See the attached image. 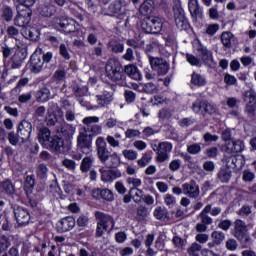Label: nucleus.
I'll list each match as a JSON object with an SVG mask.
<instances>
[{"label":"nucleus","mask_w":256,"mask_h":256,"mask_svg":"<svg viewBox=\"0 0 256 256\" xmlns=\"http://www.w3.org/2000/svg\"><path fill=\"white\" fill-rule=\"evenodd\" d=\"M106 15H108V17H116V19H123L125 17V7H123V2L119 0L110 3L106 10Z\"/></svg>","instance_id":"nucleus-13"},{"label":"nucleus","mask_w":256,"mask_h":256,"mask_svg":"<svg viewBox=\"0 0 256 256\" xmlns=\"http://www.w3.org/2000/svg\"><path fill=\"white\" fill-rule=\"evenodd\" d=\"M186 60L193 67H201V59L193 54H186Z\"/></svg>","instance_id":"nucleus-48"},{"label":"nucleus","mask_w":256,"mask_h":256,"mask_svg":"<svg viewBox=\"0 0 256 256\" xmlns=\"http://www.w3.org/2000/svg\"><path fill=\"white\" fill-rule=\"evenodd\" d=\"M39 13L42 17H52L53 13H55V8L53 6H42Z\"/></svg>","instance_id":"nucleus-51"},{"label":"nucleus","mask_w":256,"mask_h":256,"mask_svg":"<svg viewBox=\"0 0 256 256\" xmlns=\"http://www.w3.org/2000/svg\"><path fill=\"white\" fill-rule=\"evenodd\" d=\"M24 188L27 191H33L35 189V175H28L24 181Z\"/></svg>","instance_id":"nucleus-43"},{"label":"nucleus","mask_w":256,"mask_h":256,"mask_svg":"<svg viewBox=\"0 0 256 256\" xmlns=\"http://www.w3.org/2000/svg\"><path fill=\"white\" fill-rule=\"evenodd\" d=\"M231 177H233V171H231L229 164L222 166L217 173V179L220 183H229L231 181Z\"/></svg>","instance_id":"nucleus-23"},{"label":"nucleus","mask_w":256,"mask_h":256,"mask_svg":"<svg viewBox=\"0 0 256 256\" xmlns=\"http://www.w3.org/2000/svg\"><path fill=\"white\" fill-rule=\"evenodd\" d=\"M142 91L148 95H155V93L159 91V88L157 87V84L150 82L143 85Z\"/></svg>","instance_id":"nucleus-39"},{"label":"nucleus","mask_w":256,"mask_h":256,"mask_svg":"<svg viewBox=\"0 0 256 256\" xmlns=\"http://www.w3.org/2000/svg\"><path fill=\"white\" fill-rule=\"evenodd\" d=\"M2 19L8 23L9 21H13V10L10 7H5L2 10Z\"/></svg>","instance_id":"nucleus-54"},{"label":"nucleus","mask_w":256,"mask_h":256,"mask_svg":"<svg viewBox=\"0 0 256 256\" xmlns=\"http://www.w3.org/2000/svg\"><path fill=\"white\" fill-rule=\"evenodd\" d=\"M76 225L81 229H85L89 225V216L81 214L76 220Z\"/></svg>","instance_id":"nucleus-47"},{"label":"nucleus","mask_w":256,"mask_h":256,"mask_svg":"<svg viewBox=\"0 0 256 256\" xmlns=\"http://www.w3.org/2000/svg\"><path fill=\"white\" fill-rule=\"evenodd\" d=\"M123 156L125 157V159H128V161H135V159H137V151L134 150H123L122 151Z\"/></svg>","instance_id":"nucleus-58"},{"label":"nucleus","mask_w":256,"mask_h":256,"mask_svg":"<svg viewBox=\"0 0 256 256\" xmlns=\"http://www.w3.org/2000/svg\"><path fill=\"white\" fill-rule=\"evenodd\" d=\"M226 165H228V167H231V165H233L237 169H241V167H243L244 163H243V160L238 159L237 156H231V157L227 158Z\"/></svg>","instance_id":"nucleus-40"},{"label":"nucleus","mask_w":256,"mask_h":256,"mask_svg":"<svg viewBox=\"0 0 256 256\" xmlns=\"http://www.w3.org/2000/svg\"><path fill=\"white\" fill-rule=\"evenodd\" d=\"M47 173H49V168H47V165L45 164H39L36 168V175L38 179H41L42 181L47 179Z\"/></svg>","instance_id":"nucleus-38"},{"label":"nucleus","mask_w":256,"mask_h":256,"mask_svg":"<svg viewBox=\"0 0 256 256\" xmlns=\"http://www.w3.org/2000/svg\"><path fill=\"white\" fill-rule=\"evenodd\" d=\"M106 77L112 81V83H119L125 79V73H123V65L117 59H109L105 65Z\"/></svg>","instance_id":"nucleus-2"},{"label":"nucleus","mask_w":256,"mask_h":256,"mask_svg":"<svg viewBox=\"0 0 256 256\" xmlns=\"http://www.w3.org/2000/svg\"><path fill=\"white\" fill-rule=\"evenodd\" d=\"M82 123L86 125L82 130L86 131V134L91 135V137L95 135H101L102 128L100 125L94 124L91 125L92 123H99V117L96 116H90L86 117L82 120Z\"/></svg>","instance_id":"nucleus-9"},{"label":"nucleus","mask_w":256,"mask_h":256,"mask_svg":"<svg viewBox=\"0 0 256 256\" xmlns=\"http://www.w3.org/2000/svg\"><path fill=\"white\" fill-rule=\"evenodd\" d=\"M127 183L128 185H133L134 188H131L129 193L131 194V192L135 191V189H137V187H141V179L139 178H133V177H129L127 178Z\"/></svg>","instance_id":"nucleus-55"},{"label":"nucleus","mask_w":256,"mask_h":256,"mask_svg":"<svg viewBox=\"0 0 256 256\" xmlns=\"http://www.w3.org/2000/svg\"><path fill=\"white\" fill-rule=\"evenodd\" d=\"M233 236L236 237L242 244V249H249L251 247V236L247 234V225L241 219L234 222Z\"/></svg>","instance_id":"nucleus-3"},{"label":"nucleus","mask_w":256,"mask_h":256,"mask_svg":"<svg viewBox=\"0 0 256 256\" xmlns=\"http://www.w3.org/2000/svg\"><path fill=\"white\" fill-rule=\"evenodd\" d=\"M59 53L63 59H66V61H69L71 59V54H69V50L67 49V45L60 44L59 46Z\"/></svg>","instance_id":"nucleus-59"},{"label":"nucleus","mask_w":256,"mask_h":256,"mask_svg":"<svg viewBox=\"0 0 256 256\" xmlns=\"http://www.w3.org/2000/svg\"><path fill=\"white\" fill-rule=\"evenodd\" d=\"M202 246L201 244H198L197 242L192 243V245L188 248V253L191 256H199V253H201Z\"/></svg>","instance_id":"nucleus-49"},{"label":"nucleus","mask_w":256,"mask_h":256,"mask_svg":"<svg viewBox=\"0 0 256 256\" xmlns=\"http://www.w3.org/2000/svg\"><path fill=\"white\" fill-rule=\"evenodd\" d=\"M191 84L195 85V87H205V85H207V80L203 77V75L194 72L191 75Z\"/></svg>","instance_id":"nucleus-33"},{"label":"nucleus","mask_w":256,"mask_h":256,"mask_svg":"<svg viewBox=\"0 0 256 256\" xmlns=\"http://www.w3.org/2000/svg\"><path fill=\"white\" fill-rule=\"evenodd\" d=\"M141 29L144 33L157 35L163 30V18L157 16H148L141 22Z\"/></svg>","instance_id":"nucleus-5"},{"label":"nucleus","mask_w":256,"mask_h":256,"mask_svg":"<svg viewBox=\"0 0 256 256\" xmlns=\"http://www.w3.org/2000/svg\"><path fill=\"white\" fill-rule=\"evenodd\" d=\"M94 217L97 219V223L102 225V227H106L107 229L113 230L115 227V220L113 216L109 214H105L103 212L96 211Z\"/></svg>","instance_id":"nucleus-18"},{"label":"nucleus","mask_w":256,"mask_h":256,"mask_svg":"<svg viewBox=\"0 0 256 256\" xmlns=\"http://www.w3.org/2000/svg\"><path fill=\"white\" fill-rule=\"evenodd\" d=\"M182 190L184 195H187V197H190V199H197L201 194L199 185H197L195 180L182 184Z\"/></svg>","instance_id":"nucleus-16"},{"label":"nucleus","mask_w":256,"mask_h":256,"mask_svg":"<svg viewBox=\"0 0 256 256\" xmlns=\"http://www.w3.org/2000/svg\"><path fill=\"white\" fill-rule=\"evenodd\" d=\"M96 151L99 161L102 163V165H105L107 169H117V167L121 165V160L117 153H111L109 148H107L105 138L98 137L96 139Z\"/></svg>","instance_id":"nucleus-1"},{"label":"nucleus","mask_w":256,"mask_h":256,"mask_svg":"<svg viewBox=\"0 0 256 256\" xmlns=\"http://www.w3.org/2000/svg\"><path fill=\"white\" fill-rule=\"evenodd\" d=\"M23 61H25V56L23 53H15V55L12 57L11 69H19V67L23 65Z\"/></svg>","instance_id":"nucleus-35"},{"label":"nucleus","mask_w":256,"mask_h":256,"mask_svg":"<svg viewBox=\"0 0 256 256\" xmlns=\"http://www.w3.org/2000/svg\"><path fill=\"white\" fill-rule=\"evenodd\" d=\"M95 193L97 195H100L101 199H104V201H114L115 196L113 195V192L109 189H96Z\"/></svg>","instance_id":"nucleus-36"},{"label":"nucleus","mask_w":256,"mask_h":256,"mask_svg":"<svg viewBox=\"0 0 256 256\" xmlns=\"http://www.w3.org/2000/svg\"><path fill=\"white\" fill-rule=\"evenodd\" d=\"M244 101H247V103H250L253 105V103L256 102V92L253 89L247 90L244 93Z\"/></svg>","instance_id":"nucleus-46"},{"label":"nucleus","mask_w":256,"mask_h":256,"mask_svg":"<svg viewBox=\"0 0 256 256\" xmlns=\"http://www.w3.org/2000/svg\"><path fill=\"white\" fill-rule=\"evenodd\" d=\"M188 9L193 19H203V9L199 6V0H189Z\"/></svg>","instance_id":"nucleus-22"},{"label":"nucleus","mask_w":256,"mask_h":256,"mask_svg":"<svg viewBox=\"0 0 256 256\" xmlns=\"http://www.w3.org/2000/svg\"><path fill=\"white\" fill-rule=\"evenodd\" d=\"M154 217L155 219H158L159 221H161L164 217H167V209L161 206H158L154 210Z\"/></svg>","instance_id":"nucleus-52"},{"label":"nucleus","mask_w":256,"mask_h":256,"mask_svg":"<svg viewBox=\"0 0 256 256\" xmlns=\"http://www.w3.org/2000/svg\"><path fill=\"white\" fill-rule=\"evenodd\" d=\"M149 63L158 75H167L169 73V64L163 58L149 57Z\"/></svg>","instance_id":"nucleus-14"},{"label":"nucleus","mask_w":256,"mask_h":256,"mask_svg":"<svg viewBox=\"0 0 256 256\" xmlns=\"http://www.w3.org/2000/svg\"><path fill=\"white\" fill-rule=\"evenodd\" d=\"M8 141L10 145H14V146L18 145L19 141H21V138L19 137L18 132L17 133H14L13 131L9 132Z\"/></svg>","instance_id":"nucleus-57"},{"label":"nucleus","mask_w":256,"mask_h":256,"mask_svg":"<svg viewBox=\"0 0 256 256\" xmlns=\"http://www.w3.org/2000/svg\"><path fill=\"white\" fill-rule=\"evenodd\" d=\"M244 112L246 113L248 119L256 121V101L253 104L247 103L245 105Z\"/></svg>","instance_id":"nucleus-37"},{"label":"nucleus","mask_w":256,"mask_h":256,"mask_svg":"<svg viewBox=\"0 0 256 256\" xmlns=\"http://www.w3.org/2000/svg\"><path fill=\"white\" fill-rule=\"evenodd\" d=\"M44 149H49L55 155H65L71 151V143L68 140H63L59 136H52Z\"/></svg>","instance_id":"nucleus-4"},{"label":"nucleus","mask_w":256,"mask_h":256,"mask_svg":"<svg viewBox=\"0 0 256 256\" xmlns=\"http://www.w3.org/2000/svg\"><path fill=\"white\" fill-rule=\"evenodd\" d=\"M43 65L45 62L37 54H33L30 58V66L32 73H41L43 71Z\"/></svg>","instance_id":"nucleus-28"},{"label":"nucleus","mask_w":256,"mask_h":256,"mask_svg":"<svg viewBox=\"0 0 256 256\" xmlns=\"http://www.w3.org/2000/svg\"><path fill=\"white\" fill-rule=\"evenodd\" d=\"M77 145L84 155H89L93 151V137L87 131L81 130L77 137Z\"/></svg>","instance_id":"nucleus-7"},{"label":"nucleus","mask_w":256,"mask_h":256,"mask_svg":"<svg viewBox=\"0 0 256 256\" xmlns=\"http://www.w3.org/2000/svg\"><path fill=\"white\" fill-rule=\"evenodd\" d=\"M29 83V78H22L17 83L16 87L12 89L11 93H20L22 87H25Z\"/></svg>","instance_id":"nucleus-60"},{"label":"nucleus","mask_w":256,"mask_h":256,"mask_svg":"<svg viewBox=\"0 0 256 256\" xmlns=\"http://www.w3.org/2000/svg\"><path fill=\"white\" fill-rule=\"evenodd\" d=\"M242 179L246 183H251L255 180V173L251 172V170H244L242 174Z\"/></svg>","instance_id":"nucleus-61"},{"label":"nucleus","mask_w":256,"mask_h":256,"mask_svg":"<svg viewBox=\"0 0 256 256\" xmlns=\"http://www.w3.org/2000/svg\"><path fill=\"white\" fill-rule=\"evenodd\" d=\"M187 152L190 155H199L201 153V145L199 143H193L187 146Z\"/></svg>","instance_id":"nucleus-53"},{"label":"nucleus","mask_w":256,"mask_h":256,"mask_svg":"<svg viewBox=\"0 0 256 256\" xmlns=\"http://www.w3.org/2000/svg\"><path fill=\"white\" fill-rule=\"evenodd\" d=\"M13 213L15 221L19 227L29 225V221H31V214L29 213V210L22 206H14Z\"/></svg>","instance_id":"nucleus-10"},{"label":"nucleus","mask_w":256,"mask_h":256,"mask_svg":"<svg viewBox=\"0 0 256 256\" xmlns=\"http://www.w3.org/2000/svg\"><path fill=\"white\" fill-rule=\"evenodd\" d=\"M50 97L51 91L49 88H42L36 93V101H38V103H46Z\"/></svg>","instance_id":"nucleus-34"},{"label":"nucleus","mask_w":256,"mask_h":256,"mask_svg":"<svg viewBox=\"0 0 256 256\" xmlns=\"http://www.w3.org/2000/svg\"><path fill=\"white\" fill-rule=\"evenodd\" d=\"M75 225V218H73V216H67L58 221L56 228L58 233H67L68 231H71Z\"/></svg>","instance_id":"nucleus-19"},{"label":"nucleus","mask_w":256,"mask_h":256,"mask_svg":"<svg viewBox=\"0 0 256 256\" xmlns=\"http://www.w3.org/2000/svg\"><path fill=\"white\" fill-rule=\"evenodd\" d=\"M71 89L80 105H84L83 97L87 96V93H89V88L87 86L72 84Z\"/></svg>","instance_id":"nucleus-24"},{"label":"nucleus","mask_w":256,"mask_h":256,"mask_svg":"<svg viewBox=\"0 0 256 256\" xmlns=\"http://www.w3.org/2000/svg\"><path fill=\"white\" fill-rule=\"evenodd\" d=\"M226 151L231 155L243 153L245 151V142L241 139H233L226 145Z\"/></svg>","instance_id":"nucleus-20"},{"label":"nucleus","mask_w":256,"mask_h":256,"mask_svg":"<svg viewBox=\"0 0 256 256\" xmlns=\"http://www.w3.org/2000/svg\"><path fill=\"white\" fill-rule=\"evenodd\" d=\"M231 39H233V34L231 32H223L221 35V42L226 49H231Z\"/></svg>","instance_id":"nucleus-41"},{"label":"nucleus","mask_w":256,"mask_h":256,"mask_svg":"<svg viewBox=\"0 0 256 256\" xmlns=\"http://www.w3.org/2000/svg\"><path fill=\"white\" fill-rule=\"evenodd\" d=\"M211 239L216 243V245H221V243L225 241V233L221 231H214L211 234Z\"/></svg>","instance_id":"nucleus-44"},{"label":"nucleus","mask_w":256,"mask_h":256,"mask_svg":"<svg viewBox=\"0 0 256 256\" xmlns=\"http://www.w3.org/2000/svg\"><path fill=\"white\" fill-rule=\"evenodd\" d=\"M65 77H67V71H65L64 69L56 70L53 75V78L56 81H64Z\"/></svg>","instance_id":"nucleus-63"},{"label":"nucleus","mask_w":256,"mask_h":256,"mask_svg":"<svg viewBox=\"0 0 256 256\" xmlns=\"http://www.w3.org/2000/svg\"><path fill=\"white\" fill-rule=\"evenodd\" d=\"M33 131V125L30 122L22 121L17 129L18 136L22 143L25 141H29V137H31V132Z\"/></svg>","instance_id":"nucleus-17"},{"label":"nucleus","mask_w":256,"mask_h":256,"mask_svg":"<svg viewBox=\"0 0 256 256\" xmlns=\"http://www.w3.org/2000/svg\"><path fill=\"white\" fill-rule=\"evenodd\" d=\"M59 27L66 34L75 33V31H76L74 20H67V19L61 20L59 22Z\"/></svg>","instance_id":"nucleus-32"},{"label":"nucleus","mask_w":256,"mask_h":256,"mask_svg":"<svg viewBox=\"0 0 256 256\" xmlns=\"http://www.w3.org/2000/svg\"><path fill=\"white\" fill-rule=\"evenodd\" d=\"M108 49L111 51V53H123V51H125V44L121 40L112 39L110 42H108Z\"/></svg>","instance_id":"nucleus-30"},{"label":"nucleus","mask_w":256,"mask_h":256,"mask_svg":"<svg viewBox=\"0 0 256 256\" xmlns=\"http://www.w3.org/2000/svg\"><path fill=\"white\" fill-rule=\"evenodd\" d=\"M101 173V181L104 183H113L115 179H119L121 177V171L117 169H110V170H105V168L100 169Z\"/></svg>","instance_id":"nucleus-21"},{"label":"nucleus","mask_w":256,"mask_h":256,"mask_svg":"<svg viewBox=\"0 0 256 256\" xmlns=\"http://www.w3.org/2000/svg\"><path fill=\"white\" fill-rule=\"evenodd\" d=\"M151 159H153L149 153H144L142 157L137 161L138 167H147L149 163H151Z\"/></svg>","instance_id":"nucleus-50"},{"label":"nucleus","mask_w":256,"mask_h":256,"mask_svg":"<svg viewBox=\"0 0 256 256\" xmlns=\"http://www.w3.org/2000/svg\"><path fill=\"white\" fill-rule=\"evenodd\" d=\"M57 133H61L62 137L66 139H72L75 135V127L73 125L63 122L60 126L56 128Z\"/></svg>","instance_id":"nucleus-25"},{"label":"nucleus","mask_w":256,"mask_h":256,"mask_svg":"<svg viewBox=\"0 0 256 256\" xmlns=\"http://www.w3.org/2000/svg\"><path fill=\"white\" fill-rule=\"evenodd\" d=\"M164 203L167 207H175V204L177 203V200L175 199V196L171 194H166L164 196Z\"/></svg>","instance_id":"nucleus-62"},{"label":"nucleus","mask_w":256,"mask_h":256,"mask_svg":"<svg viewBox=\"0 0 256 256\" xmlns=\"http://www.w3.org/2000/svg\"><path fill=\"white\" fill-rule=\"evenodd\" d=\"M6 33L8 37H11L12 39H16L17 41V37L19 35V29L15 28L14 26H9L6 30Z\"/></svg>","instance_id":"nucleus-64"},{"label":"nucleus","mask_w":256,"mask_h":256,"mask_svg":"<svg viewBox=\"0 0 256 256\" xmlns=\"http://www.w3.org/2000/svg\"><path fill=\"white\" fill-rule=\"evenodd\" d=\"M92 166H93V159L91 157H85L81 162L80 169L82 173H87L89 172Z\"/></svg>","instance_id":"nucleus-42"},{"label":"nucleus","mask_w":256,"mask_h":256,"mask_svg":"<svg viewBox=\"0 0 256 256\" xmlns=\"http://www.w3.org/2000/svg\"><path fill=\"white\" fill-rule=\"evenodd\" d=\"M115 86H107L101 94L96 95V103L99 107H107L113 103Z\"/></svg>","instance_id":"nucleus-8"},{"label":"nucleus","mask_w":256,"mask_h":256,"mask_svg":"<svg viewBox=\"0 0 256 256\" xmlns=\"http://www.w3.org/2000/svg\"><path fill=\"white\" fill-rule=\"evenodd\" d=\"M52 138H53V136H51V130H49V128L43 127L39 130L38 140H39V143L42 144V147H44V149L47 147L50 139H52Z\"/></svg>","instance_id":"nucleus-29"},{"label":"nucleus","mask_w":256,"mask_h":256,"mask_svg":"<svg viewBox=\"0 0 256 256\" xmlns=\"http://www.w3.org/2000/svg\"><path fill=\"white\" fill-rule=\"evenodd\" d=\"M123 73H126V75H128V77H130L131 79H134V81H141L143 79L139 68H137V66H135L134 64L126 65L123 68Z\"/></svg>","instance_id":"nucleus-26"},{"label":"nucleus","mask_w":256,"mask_h":256,"mask_svg":"<svg viewBox=\"0 0 256 256\" xmlns=\"http://www.w3.org/2000/svg\"><path fill=\"white\" fill-rule=\"evenodd\" d=\"M173 13L176 27L180 29V31H187V29H189V20L185 17V10H183L181 2L178 1L174 3Z\"/></svg>","instance_id":"nucleus-6"},{"label":"nucleus","mask_w":256,"mask_h":256,"mask_svg":"<svg viewBox=\"0 0 256 256\" xmlns=\"http://www.w3.org/2000/svg\"><path fill=\"white\" fill-rule=\"evenodd\" d=\"M31 11L18 13L14 18V25L17 27H27L31 23Z\"/></svg>","instance_id":"nucleus-27"},{"label":"nucleus","mask_w":256,"mask_h":256,"mask_svg":"<svg viewBox=\"0 0 256 256\" xmlns=\"http://www.w3.org/2000/svg\"><path fill=\"white\" fill-rule=\"evenodd\" d=\"M173 150V145L169 142H161L158 144L156 149L157 156L156 161L158 163H165V161H169V153Z\"/></svg>","instance_id":"nucleus-12"},{"label":"nucleus","mask_w":256,"mask_h":256,"mask_svg":"<svg viewBox=\"0 0 256 256\" xmlns=\"http://www.w3.org/2000/svg\"><path fill=\"white\" fill-rule=\"evenodd\" d=\"M196 51L200 61L204 63V65H207V67L213 65V52L211 50H208L206 46L202 44H198Z\"/></svg>","instance_id":"nucleus-15"},{"label":"nucleus","mask_w":256,"mask_h":256,"mask_svg":"<svg viewBox=\"0 0 256 256\" xmlns=\"http://www.w3.org/2000/svg\"><path fill=\"white\" fill-rule=\"evenodd\" d=\"M192 111H194V113H200L201 115H213V113H215V107L209 104L207 100L197 99L192 104Z\"/></svg>","instance_id":"nucleus-11"},{"label":"nucleus","mask_w":256,"mask_h":256,"mask_svg":"<svg viewBox=\"0 0 256 256\" xmlns=\"http://www.w3.org/2000/svg\"><path fill=\"white\" fill-rule=\"evenodd\" d=\"M251 213H253V210H251L249 205H243L237 212L240 217H249Z\"/></svg>","instance_id":"nucleus-56"},{"label":"nucleus","mask_w":256,"mask_h":256,"mask_svg":"<svg viewBox=\"0 0 256 256\" xmlns=\"http://www.w3.org/2000/svg\"><path fill=\"white\" fill-rule=\"evenodd\" d=\"M2 189L7 193V195H13L15 193V186L11 182V180H5L2 183Z\"/></svg>","instance_id":"nucleus-45"},{"label":"nucleus","mask_w":256,"mask_h":256,"mask_svg":"<svg viewBox=\"0 0 256 256\" xmlns=\"http://www.w3.org/2000/svg\"><path fill=\"white\" fill-rule=\"evenodd\" d=\"M155 9V2L153 0H145L139 7L140 15H151Z\"/></svg>","instance_id":"nucleus-31"}]
</instances>
